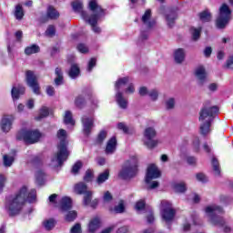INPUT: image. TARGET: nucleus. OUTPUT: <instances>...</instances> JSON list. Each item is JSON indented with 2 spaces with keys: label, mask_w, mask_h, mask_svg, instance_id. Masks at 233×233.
Segmentation results:
<instances>
[{
  "label": "nucleus",
  "mask_w": 233,
  "mask_h": 233,
  "mask_svg": "<svg viewBox=\"0 0 233 233\" xmlns=\"http://www.w3.org/2000/svg\"><path fill=\"white\" fill-rule=\"evenodd\" d=\"M56 139L58 141L57 152L52 157V163L54 167H60L70 156V151L68 150V133H66V130L59 129L56 132Z\"/></svg>",
  "instance_id": "f257e3e1"
},
{
  "label": "nucleus",
  "mask_w": 233,
  "mask_h": 233,
  "mask_svg": "<svg viewBox=\"0 0 233 233\" xmlns=\"http://www.w3.org/2000/svg\"><path fill=\"white\" fill-rule=\"evenodd\" d=\"M25 203H26V187L23 186L16 195L6 199L5 208L9 216H17L23 210Z\"/></svg>",
  "instance_id": "f03ea898"
},
{
  "label": "nucleus",
  "mask_w": 233,
  "mask_h": 233,
  "mask_svg": "<svg viewBox=\"0 0 233 233\" xmlns=\"http://www.w3.org/2000/svg\"><path fill=\"white\" fill-rule=\"evenodd\" d=\"M205 212L207 214V217L208 218L209 223L211 225H214V227H221L223 232L225 233H230L232 230V227L228 225L223 218L218 216V214H223V208L213 204L209 205L205 208Z\"/></svg>",
  "instance_id": "7ed1b4c3"
},
{
  "label": "nucleus",
  "mask_w": 233,
  "mask_h": 233,
  "mask_svg": "<svg viewBox=\"0 0 233 233\" xmlns=\"http://www.w3.org/2000/svg\"><path fill=\"white\" fill-rule=\"evenodd\" d=\"M218 112H219L218 106L204 107L199 112V132L204 137H207L210 134V127H212V121H214V117Z\"/></svg>",
  "instance_id": "20e7f679"
},
{
  "label": "nucleus",
  "mask_w": 233,
  "mask_h": 233,
  "mask_svg": "<svg viewBox=\"0 0 233 233\" xmlns=\"http://www.w3.org/2000/svg\"><path fill=\"white\" fill-rule=\"evenodd\" d=\"M88 9L92 12V15L87 16L85 22L92 26L95 34H101V27L97 26V23L101 17H105V9L97 3V0H90Z\"/></svg>",
  "instance_id": "39448f33"
},
{
  "label": "nucleus",
  "mask_w": 233,
  "mask_h": 233,
  "mask_svg": "<svg viewBox=\"0 0 233 233\" xmlns=\"http://www.w3.org/2000/svg\"><path fill=\"white\" fill-rule=\"evenodd\" d=\"M232 19V9L227 4H222L218 8V15L216 20L217 28L223 30L227 28Z\"/></svg>",
  "instance_id": "423d86ee"
},
{
  "label": "nucleus",
  "mask_w": 233,
  "mask_h": 233,
  "mask_svg": "<svg viewBox=\"0 0 233 233\" xmlns=\"http://www.w3.org/2000/svg\"><path fill=\"white\" fill-rule=\"evenodd\" d=\"M137 172V157H131L129 159H127L124 163L118 176L122 179H130L131 177H134V176H136Z\"/></svg>",
  "instance_id": "0eeeda50"
},
{
  "label": "nucleus",
  "mask_w": 233,
  "mask_h": 233,
  "mask_svg": "<svg viewBox=\"0 0 233 233\" xmlns=\"http://www.w3.org/2000/svg\"><path fill=\"white\" fill-rule=\"evenodd\" d=\"M43 137V134L39 130H26L22 129L16 134L17 141H25L29 145H34V143H39V139Z\"/></svg>",
  "instance_id": "6e6552de"
},
{
  "label": "nucleus",
  "mask_w": 233,
  "mask_h": 233,
  "mask_svg": "<svg viewBox=\"0 0 233 233\" xmlns=\"http://www.w3.org/2000/svg\"><path fill=\"white\" fill-rule=\"evenodd\" d=\"M161 177V171L157 168V166L155 164H150L147 167V175H146V183L148 185V189L157 188L159 187V182L152 181V179H157Z\"/></svg>",
  "instance_id": "1a4fd4ad"
},
{
  "label": "nucleus",
  "mask_w": 233,
  "mask_h": 233,
  "mask_svg": "<svg viewBox=\"0 0 233 233\" xmlns=\"http://www.w3.org/2000/svg\"><path fill=\"white\" fill-rule=\"evenodd\" d=\"M156 136H157V131L154 127H149L144 130V145L147 148H156L159 145V141L154 139Z\"/></svg>",
  "instance_id": "9d476101"
},
{
  "label": "nucleus",
  "mask_w": 233,
  "mask_h": 233,
  "mask_svg": "<svg viewBox=\"0 0 233 233\" xmlns=\"http://www.w3.org/2000/svg\"><path fill=\"white\" fill-rule=\"evenodd\" d=\"M160 212L162 218L166 223L172 221L176 216V209L172 208V203L168 200H162L160 204Z\"/></svg>",
  "instance_id": "9b49d317"
},
{
  "label": "nucleus",
  "mask_w": 233,
  "mask_h": 233,
  "mask_svg": "<svg viewBox=\"0 0 233 233\" xmlns=\"http://www.w3.org/2000/svg\"><path fill=\"white\" fill-rule=\"evenodd\" d=\"M25 79L27 86L32 88L34 94L39 96V94H41V87L39 86V82H37V76L35 74H34L33 71H26Z\"/></svg>",
  "instance_id": "f8f14e48"
},
{
  "label": "nucleus",
  "mask_w": 233,
  "mask_h": 233,
  "mask_svg": "<svg viewBox=\"0 0 233 233\" xmlns=\"http://www.w3.org/2000/svg\"><path fill=\"white\" fill-rule=\"evenodd\" d=\"M195 77L200 86H203L205 83L208 81V73H207V69L203 66H198L195 69Z\"/></svg>",
  "instance_id": "ddd939ff"
},
{
  "label": "nucleus",
  "mask_w": 233,
  "mask_h": 233,
  "mask_svg": "<svg viewBox=\"0 0 233 233\" xmlns=\"http://www.w3.org/2000/svg\"><path fill=\"white\" fill-rule=\"evenodd\" d=\"M143 27L147 30H152L156 26V20L152 18V10L147 9L141 17Z\"/></svg>",
  "instance_id": "4468645a"
},
{
  "label": "nucleus",
  "mask_w": 233,
  "mask_h": 233,
  "mask_svg": "<svg viewBox=\"0 0 233 233\" xmlns=\"http://www.w3.org/2000/svg\"><path fill=\"white\" fill-rule=\"evenodd\" d=\"M93 196L94 192L90 190L84 193L83 204L85 207H91V208L97 207L99 200L97 198L92 199Z\"/></svg>",
  "instance_id": "2eb2a0df"
},
{
  "label": "nucleus",
  "mask_w": 233,
  "mask_h": 233,
  "mask_svg": "<svg viewBox=\"0 0 233 233\" xmlns=\"http://www.w3.org/2000/svg\"><path fill=\"white\" fill-rule=\"evenodd\" d=\"M14 123V116H3L0 122V127L2 132L8 134L10 130H12V125Z\"/></svg>",
  "instance_id": "dca6fc26"
},
{
  "label": "nucleus",
  "mask_w": 233,
  "mask_h": 233,
  "mask_svg": "<svg viewBox=\"0 0 233 233\" xmlns=\"http://www.w3.org/2000/svg\"><path fill=\"white\" fill-rule=\"evenodd\" d=\"M81 121L83 125L84 134H90L92 128H94V118L85 116L82 117Z\"/></svg>",
  "instance_id": "f3484780"
},
{
  "label": "nucleus",
  "mask_w": 233,
  "mask_h": 233,
  "mask_svg": "<svg viewBox=\"0 0 233 233\" xmlns=\"http://www.w3.org/2000/svg\"><path fill=\"white\" fill-rule=\"evenodd\" d=\"M115 99L119 108L127 110L128 108V100L123 96V92L118 91L116 93Z\"/></svg>",
  "instance_id": "a211bd4d"
},
{
  "label": "nucleus",
  "mask_w": 233,
  "mask_h": 233,
  "mask_svg": "<svg viewBox=\"0 0 233 233\" xmlns=\"http://www.w3.org/2000/svg\"><path fill=\"white\" fill-rule=\"evenodd\" d=\"M176 19H177V8L170 9L167 11L166 14V21L170 28L171 26H174Z\"/></svg>",
  "instance_id": "6ab92c4d"
},
{
  "label": "nucleus",
  "mask_w": 233,
  "mask_h": 233,
  "mask_svg": "<svg viewBox=\"0 0 233 233\" xmlns=\"http://www.w3.org/2000/svg\"><path fill=\"white\" fill-rule=\"evenodd\" d=\"M72 7L74 12H76V14H80L84 21L86 20L87 17H89L86 12L83 11V3L79 1H75L72 3Z\"/></svg>",
  "instance_id": "aec40b11"
},
{
  "label": "nucleus",
  "mask_w": 233,
  "mask_h": 233,
  "mask_svg": "<svg viewBox=\"0 0 233 233\" xmlns=\"http://www.w3.org/2000/svg\"><path fill=\"white\" fill-rule=\"evenodd\" d=\"M99 227H101V219L99 217H95L89 222L88 231L90 233H94L96 230H97V228H99Z\"/></svg>",
  "instance_id": "412c9836"
},
{
  "label": "nucleus",
  "mask_w": 233,
  "mask_h": 233,
  "mask_svg": "<svg viewBox=\"0 0 233 233\" xmlns=\"http://www.w3.org/2000/svg\"><path fill=\"white\" fill-rule=\"evenodd\" d=\"M185 56H186L185 49H183V48L176 49L174 51L175 62L177 65H181V63H183V61H185Z\"/></svg>",
  "instance_id": "4be33fe9"
},
{
  "label": "nucleus",
  "mask_w": 233,
  "mask_h": 233,
  "mask_svg": "<svg viewBox=\"0 0 233 233\" xmlns=\"http://www.w3.org/2000/svg\"><path fill=\"white\" fill-rule=\"evenodd\" d=\"M117 147V140L116 137H112L107 141L106 147V154H114L116 152V148Z\"/></svg>",
  "instance_id": "5701e85b"
},
{
  "label": "nucleus",
  "mask_w": 233,
  "mask_h": 233,
  "mask_svg": "<svg viewBox=\"0 0 233 233\" xmlns=\"http://www.w3.org/2000/svg\"><path fill=\"white\" fill-rule=\"evenodd\" d=\"M75 194H78L79 196L86 194L88 192V186L83 182H79L74 186Z\"/></svg>",
  "instance_id": "b1692460"
},
{
  "label": "nucleus",
  "mask_w": 233,
  "mask_h": 233,
  "mask_svg": "<svg viewBox=\"0 0 233 233\" xmlns=\"http://www.w3.org/2000/svg\"><path fill=\"white\" fill-rule=\"evenodd\" d=\"M60 208L63 212L70 210V208H72V198L68 197L62 198L60 202Z\"/></svg>",
  "instance_id": "393cba45"
},
{
  "label": "nucleus",
  "mask_w": 233,
  "mask_h": 233,
  "mask_svg": "<svg viewBox=\"0 0 233 233\" xmlns=\"http://www.w3.org/2000/svg\"><path fill=\"white\" fill-rule=\"evenodd\" d=\"M198 17L202 23H208L212 21V14L208 10H204L198 14Z\"/></svg>",
  "instance_id": "a878e982"
},
{
  "label": "nucleus",
  "mask_w": 233,
  "mask_h": 233,
  "mask_svg": "<svg viewBox=\"0 0 233 233\" xmlns=\"http://www.w3.org/2000/svg\"><path fill=\"white\" fill-rule=\"evenodd\" d=\"M129 81H130V78H128V76L119 78L115 83V88H116V92H121V88H123L125 86V85H127V83H128Z\"/></svg>",
  "instance_id": "bb28decb"
},
{
  "label": "nucleus",
  "mask_w": 233,
  "mask_h": 233,
  "mask_svg": "<svg viewBox=\"0 0 233 233\" xmlns=\"http://www.w3.org/2000/svg\"><path fill=\"white\" fill-rule=\"evenodd\" d=\"M110 177V171L108 169L105 170L103 173H100L96 178L97 185H103Z\"/></svg>",
  "instance_id": "cd10ccee"
},
{
  "label": "nucleus",
  "mask_w": 233,
  "mask_h": 233,
  "mask_svg": "<svg viewBox=\"0 0 233 233\" xmlns=\"http://www.w3.org/2000/svg\"><path fill=\"white\" fill-rule=\"evenodd\" d=\"M55 74L56 76V77L55 78V85H56V86H59V85H63V71L61 70V68L56 67L55 70Z\"/></svg>",
  "instance_id": "c85d7f7f"
},
{
  "label": "nucleus",
  "mask_w": 233,
  "mask_h": 233,
  "mask_svg": "<svg viewBox=\"0 0 233 233\" xmlns=\"http://www.w3.org/2000/svg\"><path fill=\"white\" fill-rule=\"evenodd\" d=\"M201 27H191L190 34L193 41H198L199 37H201Z\"/></svg>",
  "instance_id": "c756f323"
},
{
  "label": "nucleus",
  "mask_w": 233,
  "mask_h": 233,
  "mask_svg": "<svg viewBox=\"0 0 233 233\" xmlns=\"http://www.w3.org/2000/svg\"><path fill=\"white\" fill-rule=\"evenodd\" d=\"M21 94H25V87L20 86V87H13L11 90V95L13 99H19V96H21Z\"/></svg>",
  "instance_id": "7c9ffc66"
},
{
  "label": "nucleus",
  "mask_w": 233,
  "mask_h": 233,
  "mask_svg": "<svg viewBox=\"0 0 233 233\" xmlns=\"http://www.w3.org/2000/svg\"><path fill=\"white\" fill-rule=\"evenodd\" d=\"M173 188L177 194H183V192H187V184L185 182H179L175 184Z\"/></svg>",
  "instance_id": "2f4dec72"
},
{
  "label": "nucleus",
  "mask_w": 233,
  "mask_h": 233,
  "mask_svg": "<svg viewBox=\"0 0 233 233\" xmlns=\"http://www.w3.org/2000/svg\"><path fill=\"white\" fill-rule=\"evenodd\" d=\"M35 196H36V191L35 189H31L30 192H28V187H26L25 191V201H29V203H34L35 201Z\"/></svg>",
  "instance_id": "473e14b6"
},
{
  "label": "nucleus",
  "mask_w": 233,
  "mask_h": 233,
  "mask_svg": "<svg viewBox=\"0 0 233 233\" xmlns=\"http://www.w3.org/2000/svg\"><path fill=\"white\" fill-rule=\"evenodd\" d=\"M47 17H49V19H58L59 12L56 10L54 6H49L47 8Z\"/></svg>",
  "instance_id": "72a5a7b5"
},
{
  "label": "nucleus",
  "mask_w": 233,
  "mask_h": 233,
  "mask_svg": "<svg viewBox=\"0 0 233 233\" xmlns=\"http://www.w3.org/2000/svg\"><path fill=\"white\" fill-rule=\"evenodd\" d=\"M40 48L37 45H32L30 46L25 47V54L26 56H32V54H37L39 52Z\"/></svg>",
  "instance_id": "f704fd0d"
},
{
  "label": "nucleus",
  "mask_w": 233,
  "mask_h": 233,
  "mask_svg": "<svg viewBox=\"0 0 233 233\" xmlns=\"http://www.w3.org/2000/svg\"><path fill=\"white\" fill-rule=\"evenodd\" d=\"M77 76H79V66L74 64L71 66V68L69 70V77H71L72 79H76Z\"/></svg>",
  "instance_id": "c9c22d12"
},
{
  "label": "nucleus",
  "mask_w": 233,
  "mask_h": 233,
  "mask_svg": "<svg viewBox=\"0 0 233 233\" xmlns=\"http://www.w3.org/2000/svg\"><path fill=\"white\" fill-rule=\"evenodd\" d=\"M24 15H25V11H23V6L21 5H17L15 10V17L19 21H21Z\"/></svg>",
  "instance_id": "e433bc0d"
},
{
  "label": "nucleus",
  "mask_w": 233,
  "mask_h": 233,
  "mask_svg": "<svg viewBox=\"0 0 233 233\" xmlns=\"http://www.w3.org/2000/svg\"><path fill=\"white\" fill-rule=\"evenodd\" d=\"M165 106L167 110H174V108H176V98H167L165 102Z\"/></svg>",
  "instance_id": "4c0bfd02"
},
{
  "label": "nucleus",
  "mask_w": 233,
  "mask_h": 233,
  "mask_svg": "<svg viewBox=\"0 0 233 233\" xmlns=\"http://www.w3.org/2000/svg\"><path fill=\"white\" fill-rule=\"evenodd\" d=\"M35 179L39 185H43V181H45V171L43 169H37L35 171Z\"/></svg>",
  "instance_id": "58836bf2"
},
{
  "label": "nucleus",
  "mask_w": 233,
  "mask_h": 233,
  "mask_svg": "<svg viewBox=\"0 0 233 233\" xmlns=\"http://www.w3.org/2000/svg\"><path fill=\"white\" fill-rule=\"evenodd\" d=\"M64 123H66V125H72V126L76 125V122L72 118V112L66 111L65 116H64Z\"/></svg>",
  "instance_id": "ea45409f"
},
{
  "label": "nucleus",
  "mask_w": 233,
  "mask_h": 233,
  "mask_svg": "<svg viewBox=\"0 0 233 233\" xmlns=\"http://www.w3.org/2000/svg\"><path fill=\"white\" fill-rule=\"evenodd\" d=\"M43 225L46 230H52V228L56 227V220H54V218H49L47 220H45L43 222Z\"/></svg>",
  "instance_id": "a19ab883"
},
{
  "label": "nucleus",
  "mask_w": 233,
  "mask_h": 233,
  "mask_svg": "<svg viewBox=\"0 0 233 233\" xmlns=\"http://www.w3.org/2000/svg\"><path fill=\"white\" fill-rule=\"evenodd\" d=\"M113 210L115 214H123V212H125V202L120 200L118 205H116Z\"/></svg>",
  "instance_id": "79ce46f5"
},
{
  "label": "nucleus",
  "mask_w": 233,
  "mask_h": 233,
  "mask_svg": "<svg viewBox=\"0 0 233 233\" xmlns=\"http://www.w3.org/2000/svg\"><path fill=\"white\" fill-rule=\"evenodd\" d=\"M77 218V211L72 210L66 213V221L68 223H72Z\"/></svg>",
  "instance_id": "37998d69"
},
{
  "label": "nucleus",
  "mask_w": 233,
  "mask_h": 233,
  "mask_svg": "<svg viewBox=\"0 0 233 233\" xmlns=\"http://www.w3.org/2000/svg\"><path fill=\"white\" fill-rule=\"evenodd\" d=\"M212 167L215 176H219V174H221V169L219 168V162H218V159H212Z\"/></svg>",
  "instance_id": "c03bdc74"
},
{
  "label": "nucleus",
  "mask_w": 233,
  "mask_h": 233,
  "mask_svg": "<svg viewBox=\"0 0 233 233\" xmlns=\"http://www.w3.org/2000/svg\"><path fill=\"white\" fill-rule=\"evenodd\" d=\"M3 161L5 167H12V164L14 163V157L10 155H4Z\"/></svg>",
  "instance_id": "a18cd8bd"
},
{
  "label": "nucleus",
  "mask_w": 233,
  "mask_h": 233,
  "mask_svg": "<svg viewBox=\"0 0 233 233\" xmlns=\"http://www.w3.org/2000/svg\"><path fill=\"white\" fill-rule=\"evenodd\" d=\"M50 113L48 112V109L46 107H43L42 109H40V113L39 116L35 117L36 121H41V119L45 118V117H48V115Z\"/></svg>",
  "instance_id": "49530a36"
},
{
  "label": "nucleus",
  "mask_w": 233,
  "mask_h": 233,
  "mask_svg": "<svg viewBox=\"0 0 233 233\" xmlns=\"http://www.w3.org/2000/svg\"><path fill=\"white\" fill-rule=\"evenodd\" d=\"M147 96L150 97L151 101H157V97H159V92L157 89H151L149 90Z\"/></svg>",
  "instance_id": "de8ad7c7"
},
{
  "label": "nucleus",
  "mask_w": 233,
  "mask_h": 233,
  "mask_svg": "<svg viewBox=\"0 0 233 233\" xmlns=\"http://www.w3.org/2000/svg\"><path fill=\"white\" fill-rule=\"evenodd\" d=\"M85 97L83 96H77L76 99H75V105L76 106H77V108H83V106H85Z\"/></svg>",
  "instance_id": "09e8293b"
},
{
  "label": "nucleus",
  "mask_w": 233,
  "mask_h": 233,
  "mask_svg": "<svg viewBox=\"0 0 233 233\" xmlns=\"http://www.w3.org/2000/svg\"><path fill=\"white\" fill-rule=\"evenodd\" d=\"M46 35L47 37H54L56 35V27L54 25H49L46 31Z\"/></svg>",
  "instance_id": "8fccbe9b"
},
{
  "label": "nucleus",
  "mask_w": 233,
  "mask_h": 233,
  "mask_svg": "<svg viewBox=\"0 0 233 233\" xmlns=\"http://www.w3.org/2000/svg\"><path fill=\"white\" fill-rule=\"evenodd\" d=\"M92 179H94V171L88 169L86 171L84 181H86L87 183H89V181H92Z\"/></svg>",
  "instance_id": "3c124183"
},
{
  "label": "nucleus",
  "mask_w": 233,
  "mask_h": 233,
  "mask_svg": "<svg viewBox=\"0 0 233 233\" xmlns=\"http://www.w3.org/2000/svg\"><path fill=\"white\" fill-rule=\"evenodd\" d=\"M81 167H83V163H81V161L76 162L72 167V174H78L79 170H81Z\"/></svg>",
  "instance_id": "603ef678"
},
{
  "label": "nucleus",
  "mask_w": 233,
  "mask_h": 233,
  "mask_svg": "<svg viewBox=\"0 0 233 233\" xmlns=\"http://www.w3.org/2000/svg\"><path fill=\"white\" fill-rule=\"evenodd\" d=\"M145 200H138L136 205H135V208L137 212H140V210H144L145 209Z\"/></svg>",
  "instance_id": "864d4df0"
},
{
  "label": "nucleus",
  "mask_w": 233,
  "mask_h": 233,
  "mask_svg": "<svg viewBox=\"0 0 233 233\" xmlns=\"http://www.w3.org/2000/svg\"><path fill=\"white\" fill-rule=\"evenodd\" d=\"M197 180L200 181L201 183H207V181H208V178L207 177V176L203 173H198L196 175Z\"/></svg>",
  "instance_id": "5fc2aeb1"
},
{
  "label": "nucleus",
  "mask_w": 233,
  "mask_h": 233,
  "mask_svg": "<svg viewBox=\"0 0 233 233\" xmlns=\"http://www.w3.org/2000/svg\"><path fill=\"white\" fill-rule=\"evenodd\" d=\"M134 92H136V87L134 86V84H129L125 89V94H127V96L134 94Z\"/></svg>",
  "instance_id": "6e6d98bb"
},
{
  "label": "nucleus",
  "mask_w": 233,
  "mask_h": 233,
  "mask_svg": "<svg viewBox=\"0 0 233 233\" xmlns=\"http://www.w3.org/2000/svg\"><path fill=\"white\" fill-rule=\"evenodd\" d=\"M96 63L97 59L91 58L87 64V72H90L94 68V66H96Z\"/></svg>",
  "instance_id": "4d7b16f0"
},
{
  "label": "nucleus",
  "mask_w": 233,
  "mask_h": 233,
  "mask_svg": "<svg viewBox=\"0 0 233 233\" xmlns=\"http://www.w3.org/2000/svg\"><path fill=\"white\" fill-rule=\"evenodd\" d=\"M6 185V177L4 175H0V191H3V188H5Z\"/></svg>",
  "instance_id": "13d9d810"
},
{
  "label": "nucleus",
  "mask_w": 233,
  "mask_h": 233,
  "mask_svg": "<svg viewBox=\"0 0 233 233\" xmlns=\"http://www.w3.org/2000/svg\"><path fill=\"white\" fill-rule=\"evenodd\" d=\"M77 50L81 52V54H86L88 52V47L85 46V44H79L77 46Z\"/></svg>",
  "instance_id": "bf43d9fd"
},
{
  "label": "nucleus",
  "mask_w": 233,
  "mask_h": 233,
  "mask_svg": "<svg viewBox=\"0 0 233 233\" xmlns=\"http://www.w3.org/2000/svg\"><path fill=\"white\" fill-rule=\"evenodd\" d=\"M106 139V131H101L97 137V143H101L102 141H105Z\"/></svg>",
  "instance_id": "052dcab7"
},
{
  "label": "nucleus",
  "mask_w": 233,
  "mask_h": 233,
  "mask_svg": "<svg viewBox=\"0 0 233 233\" xmlns=\"http://www.w3.org/2000/svg\"><path fill=\"white\" fill-rule=\"evenodd\" d=\"M103 199H104L105 203H110V201L112 200V194H110L108 191H106L104 194Z\"/></svg>",
  "instance_id": "680f3d73"
},
{
  "label": "nucleus",
  "mask_w": 233,
  "mask_h": 233,
  "mask_svg": "<svg viewBox=\"0 0 233 233\" xmlns=\"http://www.w3.org/2000/svg\"><path fill=\"white\" fill-rule=\"evenodd\" d=\"M150 91H148V88L142 86L139 88V96H148V93Z\"/></svg>",
  "instance_id": "e2e57ef3"
},
{
  "label": "nucleus",
  "mask_w": 233,
  "mask_h": 233,
  "mask_svg": "<svg viewBox=\"0 0 233 233\" xmlns=\"http://www.w3.org/2000/svg\"><path fill=\"white\" fill-rule=\"evenodd\" d=\"M71 233H81V224H76L71 228Z\"/></svg>",
  "instance_id": "0e129e2a"
},
{
  "label": "nucleus",
  "mask_w": 233,
  "mask_h": 233,
  "mask_svg": "<svg viewBox=\"0 0 233 233\" xmlns=\"http://www.w3.org/2000/svg\"><path fill=\"white\" fill-rule=\"evenodd\" d=\"M227 68H228L229 70H233V56H229V58L227 61V65H226Z\"/></svg>",
  "instance_id": "69168bd1"
},
{
  "label": "nucleus",
  "mask_w": 233,
  "mask_h": 233,
  "mask_svg": "<svg viewBox=\"0 0 233 233\" xmlns=\"http://www.w3.org/2000/svg\"><path fill=\"white\" fill-rule=\"evenodd\" d=\"M211 55H212V47L207 46L204 49V56H205V57H210Z\"/></svg>",
  "instance_id": "338daca9"
},
{
  "label": "nucleus",
  "mask_w": 233,
  "mask_h": 233,
  "mask_svg": "<svg viewBox=\"0 0 233 233\" xmlns=\"http://www.w3.org/2000/svg\"><path fill=\"white\" fill-rule=\"evenodd\" d=\"M187 163L188 165H196V163H198V159H196V157H187Z\"/></svg>",
  "instance_id": "774afa93"
}]
</instances>
